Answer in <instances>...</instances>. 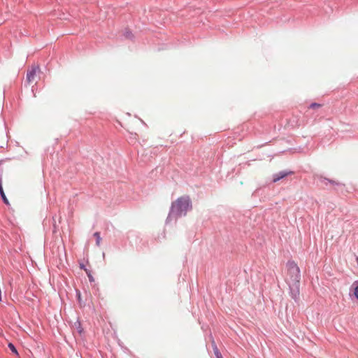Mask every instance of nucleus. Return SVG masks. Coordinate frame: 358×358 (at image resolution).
Segmentation results:
<instances>
[{
  "label": "nucleus",
  "instance_id": "10",
  "mask_svg": "<svg viewBox=\"0 0 358 358\" xmlns=\"http://www.w3.org/2000/svg\"><path fill=\"white\" fill-rule=\"evenodd\" d=\"M354 295L358 299V285L354 288Z\"/></svg>",
  "mask_w": 358,
  "mask_h": 358
},
{
  "label": "nucleus",
  "instance_id": "5",
  "mask_svg": "<svg viewBox=\"0 0 358 358\" xmlns=\"http://www.w3.org/2000/svg\"><path fill=\"white\" fill-rule=\"evenodd\" d=\"M212 345H213V352H214L215 357L217 358H223L214 341L212 343Z\"/></svg>",
  "mask_w": 358,
  "mask_h": 358
},
{
  "label": "nucleus",
  "instance_id": "2",
  "mask_svg": "<svg viewBox=\"0 0 358 358\" xmlns=\"http://www.w3.org/2000/svg\"><path fill=\"white\" fill-rule=\"evenodd\" d=\"M287 275L289 276L287 280L289 285H297L300 281V270L296 264L294 262H288L287 264Z\"/></svg>",
  "mask_w": 358,
  "mask_h": 358
},
{
  "label": "nucleus",
  "instance_id": "3",
  "mask_svg": "<svg viewBox=\"0 0 358 358\" xmlns=\"http://www.w3.org/2000/svg\"><path fill=\"white\" fill-rule=\"evenodd\" d=\"M40 73V68L38 66H32L27 73V81L29 83H33L36 82V78Z\"/></svg>",
  "mask_w": 358,
  "mask_h": 358
},
{
  "label": "nucleus",
  "instance_id": "1",
  "mask_svg": "<svg viewBox=\"0 0 358 358\" xmlns=\"http://www.w3.org/2000/svg\"><path fill=\"white\" fill-rule=\"evenodd\" d=\"M192 208L191 201L189 196H181L172 203L171 210L173 213L178 216L186 215L187 212Z\"/></svg>",
  "mask_w": 358,
  "mask_h": 358
},
{
  "label": "nucleus",
  "instance_id": "7",
  "mask_svg": "<svg viewBox=\"0 0 358 358\" xmlns=\"http://www.w3.org/2000/svg\"><path fill=\"white\" fill-rule=\"evenodd\" d=\"M8 348H9V349H10V350L13 352V353H15V355H18V352H17V350H16L15 347L13 345V343H8Z\"/></svg>",
  "mask_w": 358,
  "mask_h": 358
},
{
  "label": "nucleus",
  "instance_id": "11",
  "mask_svg": "<svg viewBox=\"0 0 358 358\" xmlns=\"http://www.w3.org/2000/svg\"><path fill=\"white\" fill-rule=\"evenodd\" d=\"M85 271L87 272V269H85ZM87 273V275H88V277L90 278V280L92 281V276L90 273Z\"/></svg>",
  "mask_w": 358,
  "mask_h": 358
},
{
  "label": "nucleus",
  "instance_id": "8",
  "mask_svg": "<svg viewBox=\"0 0 358 358\" xmlns=\"http://www.w3.org/2000/svg\"><path fill=\"white\" fill-rule=\"evenodd\" d=\"M94 236L96 237V245H99L100 244V242H101V236H100V233L99 232H95Z\"/></svg>",
  "mask_w": 358,
  "mask_h": 358
},
{
  "label": "nucleus",
  "instance_id": "9",
  "mask_svg": "<svg viewBox=\"0 0 358 358\" xmlns=\"http://www.w3.org/2000/svg\"><path fill=\"white\" fill-rule=\"evenodd\" d=\"M322 106L321 104L317 103H313L310 105V108L316 109L320 108Z\"/></svg>",
  "mask_w": 358,
  "mask_h": 358
},
{
  "label": "nucleus",
  "instance_id": "12",
  "mask_svg": "<svg viewBox=\"0 0 358 358\" xmlns=\"http://www.w3.org/2000/svg\"><path fill=\"white\" fill-rule=\"evenodd\" d=\"M357 261H358V258H357Z\"/></svg>",
  "mask_w": 358,
  "mask_h": 358
},
{
  "label": "nucleus",
  "instance_id": "4",
  "mask_svg": "<svg viewBox=\"0 0 358 358\" xmlns=\"http://www.w3.org/2000/svg\"><path fill=\"white\" fill-rule=\"evenodd\" d=\"M292 173H293L292 171H281L278 173H276V174L273 175V182H276L279 181L280 179H282V178H285L286 176L291 175Z\"/></svg>",
  "mask_w": 358,
  "mask_h": 358
},
{
  "label": "nucleus",
  "instance_id": "6",
  "mask_svg": "<svg viewBox=\"0 0 358 358\" xmlns=\"http://www.w3.org/2000/svg\"><path fill=\"white\" fill-rule=\"evenodd\" d=\"M0 194L1 196V198L3 201V202L8 205L9 204V202H8V199L6 198V195H5V193L3 192V187L2 186H0Z\"/></svg>",
  "mask_w": 358,
  "mask_h": 358
}]
</instances>
